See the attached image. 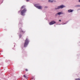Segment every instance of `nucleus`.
Instances as JSON below:
<instances>
[{"label":"nucleus","mask_w":80,"mask_h":80,"mask_svg":"<svg viewBox=\"0 0 80 80\" xmlns=\"http://www.w3.org/2000/svg\"><path fill=\"white\" fill-rule=\"evenodd\" d=\"M66 6L64 5H61L60 6H58L57 8H55V10H58V9H62L63 8H65Z\"/></svg>","instance_id":"obj_1"},{"label":"nucleus","mask_w":80,"mask_h":80,"mask_svg":"<svg viewBox=\"0 0 80 80\" xmlns=\"http://www.w3.org/2000/svg\"><path fill=\"white\" fill-rule=\"evenodd\" d=\"M40 5V4H35L34 5L35 7H36L38 9H43V7L41 6H38Z\"/></svg>","instance_id":"obj_2"},{"label":"nucleus","mask_w":80,"mask_h":80,"mask_svg":"<svg viewBox=\"0 0 80 80\" xmlns=\"http://www.w3.org/2000/svg\"><path fill=\"white\" fill-rule=\"evenodd\" d=\"M28 42H29V41L28 40V39H26L25 41V42L24 43V46L25 47H26L27 45H28Z\"/></svg>","instance_id":"obj_3"},{"label":"nucleus","mask_w":80,"mask_h":80,"mask_svg":"<svg viewBox=\"0 0 80 80\" xmlns=\"http://www.w3.org/2000/svg\"><path fill=\"white\" fill-rule=\"evenodd\" d=\"M26 11H27V9L26 8H24L23 10L21 11V15L23 16H24V13L25 12H26Z\"/></svg>","instance_id":"obj_4"},{"label":"nucleus","mask_w":80,"mask_h":80,"mask_svg":"<svg viewBox=\"0 0 80 80\" xmlns=\"http://www.w3.org/2000/svg\"><path fill=\"white\" fill-rule=\"evenodd\" d=\"M55 23H56V22H55V21H52L50 22L49 23V25H53V24H55Z\"/></svg>","instance_id":"obj_5"},{"label":"nucleus","mask_w":80,"mask_h":80,"mask_svg":"<svg viewBox=\"0 0 80 80\" xmlns=\"http://www.w3.org/2000/svg\"><path fill=\"white\" fill-rule=\"evenodd\" d=\"M62 14H63V12H61L57 13L55 15L56 16H57V15H62Z\"/></svg>","instance_id":"obj_6"},{"label":"nucleus","mask_w":80,"mask_h":80,"mask_svg":"<svg viewBox=\"0 0 80 80\" xmlns=\"http://www.w3.org/2000/svg\"><path fill=\"white\" fill-rule=\"evenodd\" d=\"M48 2H50V3H53V0H49Z\"/></svg>","instance_id":"obj_7"},{"label":"nucleus","mask_w":80,"mask_h":80,"mask_svg":"<svg viewBox=\"0 0 80 80\" xmlns=\"http://www.w3.org/2000/svg\"><path fill=\"white\" fill-rule=\"evenodd\" d=\"M54 2V3H56L57 2V1L55 0H52V2Z\"/></svg>","instance_id":"obj_8"},{"label":"nucleus","mask_w":80,"mask_h":80,"mask_svg":"<svg viewBox=\"0 0 80 80\" xmlns=\"http://www.w3.org/2000/svg\"><path fill=\"white\" fill-rule=\"evenodd\" d=\"M25 6H22L21 9L23 8H25Z\"/></svg>","instance_id":"obj_9"},{"label":"nucleus","mask_w":80,"mask_h":80,"mask_svg":"<svg viewBox=\"0 0 80 80\" xmlns=\"http://www.w3.org/2000/svg\"><path fill=\"white\" fill-rule=\"evenodd\" d=\"M44 8L46 9L48 8V6H45L44 7Z\"/></svg>","instance_id":"obj_10"},{"label":"nucleus","mask_w":80,"mask_h":80,"mask_svg":"<svg viewBox=\"0 0 80 80\" xmlns=\"http://www.w3.org/2000/svg\"><path fill=\"white\" fill-rule=\"evenodd\" d=\"M23 77H24V78H27V76H26L25 75H24Z\"/></svg>","instance_id":"obj_11"},{"label":"nucleus","mask_w":80,"mask_h":80,"mask_svg":"<svg viewBox=\"0 0 80 80\" xmlns=\"http://www.w3.org/2000/svg\"><path fill=\"white\" fill-rule=\"evenodd\" d=\"M76 80H80V78H76L75 79Z\"/></svg>","instance_id":"obj_12"},{"label":"nucleus","mask_w":80,"mask_h":80,"mask_svg":"<svg viewBox=\"0 0 80 80\" xmlns=\"http://www.w3.org/2000/svg\"><path fill=\"white\" fill-rule=\"evenodd\" d=\"M68 12L69 13H70V9H69L68 10Z\"/></svg>","instance_id":"obj_13"},{"label":"nucleus","mask_w":80,"mask_h":80,"mask_svg":"<svg viewBox=\"0 0 80 80\" xmlns=\"http://www.w3.org/2000/svg\"><path fill=\"white\" fill-rule=\"evenodd\" d=\"M66 24H67L66 23H62V25H65Z\"/></svg>","instance_id":"obj_14"},{"label":"nucleus","mask_w":80,"mask_h":80,"mask_svg":"<svg viewBox=\"0 0 80 80\" xmlns=\"http://www.w3.org/2000/svg\"><path fill=\"white\" fill-rule=\"evenodd\" d=\"M73 11V10L70 9V12H72Z\"/></svg>","instance_id":"obj_15"},{"label":"nucleus","mask_w":80,"mask_h":80,"mask_svg":"<svg viewBox=\"0 0 80 80\" xmlns=\"http://www.w3.org/2000/svg\"><path fill=\"white\" fill-rule=\"evenodd\" d=\"M30 1V0H26V2H29Z\"/></svg>","instance_id":"obj_16"},{"label":"nucleus","mask_w":80,"mask_h":80,"mask_svg":"<svg viewBox=\"0 0 80 80\" xmlns=\"http://www.w3.org/2000/svg\"><path fill=\"white\" fill-rule=\"evenodd\" d=\"M21 35H19V38H21Z\"/></svg>","instance_id":"obj_17"},{"label":"nucleus","mask_w":80,"mask_h":80,"mask_svg":"<svg viewBox=\"0 0 80 80\" xmlns=\"http://www.w3.org/2000/svg\"><path fill=\"white\" fill-rule=\"evenodd\" d=\"M26 71L27 72L28 71V70L27 69H26Z\"/></svg>","instance_id":"obj_18"},{"label":"nucleus","mask_w":80,"mask_h":80,"mask_svg":"<svg viewBox=\"0 0 80 80\" xmlns=\"http://www.w3.org/2000/svg\"><path fill=\"white\" fill-rule=\"evenodd\" d=\"M59 22H61V20H59Z\"/></svg>","instance_id":"obj_19"},{"label":"nucleus","mask_w":80,"mask_h":80,"mask_svg":"<svg viewBox=\"0 0 80 80\" xmlns=\"http://www.w3.org/2000/svg\"><path fill=\"white\" fill-rule=\"evenodd\" d=\"M78 2H80V0H79Z\"/></svg>","instance_id":"obj_20"}]
</instances>
